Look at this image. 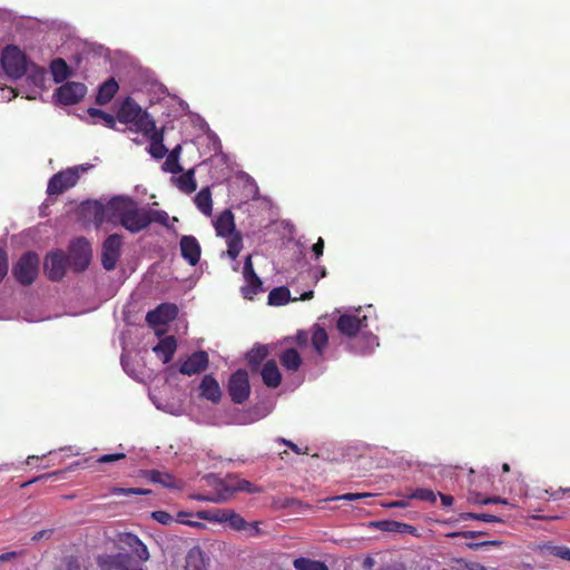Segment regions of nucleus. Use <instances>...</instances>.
I'll return each mask as SVG.
<instances>
[{
    "instance_id": "f257e3e1",
    "label": "nucleus",
    "mask_w": 570,
    "mask_h": 570,
    "mask_svg": "<svg viewBox=\"0 0 570 570\" xmlns=\"http://www.w3.org/2000/svg\"><path fill=\"white\" fill-rule=\"evenodd\" d=\"M95 223L119 224L132 234L158 223L169 227V216L165 210L140 207L136 200L127 196H115L107 204L96 203L94 213Z\"/></svg>"
},
{
    "instance_id": "f03ea898",
    "label": "nucleus",
    "mask_w": 570,
    "mask_h": 570,
    "mask_svg": "<svg viewBox=\"0 0 570 570\" xmlns=\"http://www.w3.org/2000/svg\"><path fill=\"white\" fill-rule=\"evenodd\" d=\"M117 119L121 124L130 125V130L147 134L155 128V119L144 110L131 97L125 98L118 111Z\"/></svg>"
},
{
    "instance_id": "7ed1b4c3",
    "label": "nucleus",
    "mask_w": 570,
    "mask_h": 570,
    "mask_svg": "<svg viewBox=\"0 0 570 570\" xmlns=\"http://www.w3.org/2000/svg\"><path fill=\"white\" fill-rule=\"evenodd\" d=\"M92 165L81 164L73 167H68L55 174L48 181L47 194L49 196H58L75 187L80 179V176L87 173Z\"/></svg>"
},
{
    "instance_id": "20e7f679",
    "label": "nucleus",
    "mask_w": 570,
    "mask_h": 570,
    "mask_svg": "<svg viewBox=\"0 0 570 570\" xmlns=\"http://www.w3.org/2000/svg\"><path fill=\"white\" fill-rule=\"evenodd\" d=\"M1 66L10 78L19 79L28 70V60L19 47L10 45L2 51Z\"/></svg>"
},
{
    "instance_id": "39448f33",
    "label": "nucleus",
    "mask_w": 570,
    "mask_h": 570,
    "mask_svg": "<svg viewBox=\"0 0 570 570\" xmlns=\"http://www.w3.org/2000/svg\"><path fill=\"white\" fill-rule=\"evenodd\" d=\"M39 271V257L33 252L24 253L12 268V274L18 283L23 286L31 285Z\"/></svg>"
},
{
    "instance_id": "423d86ee",
    "label": "nucleus",
    "mask_w": 570,
    "mask_h": 570,
    "mask_svg": "<svg viewBox=\"0 0 570 570\" xmlns=\"http://www.w3.org/2000/svg\"><path fill=\"white\" fill-rule=\"evenodd\" d=\"M91 259V245L85 237L76 238L69 248V265L76 272L85 271Z\"/></svg>"
},
{
    "instance_id": "0eeeda50",
    "label": "nucleus",
    "mask_w": 570,
    "mask_h": 570,
    "mask_svg": "<svg viewBox=\"0 0 570 570\" xmlns=\"http://www.w3.org/2000/svg\"><path fill=\"white\" fill-rule=\"evenodd\" d=\"M228 393L235 404H243L250 394L248 374L245 370L233 373L228 381Z\"/></svg>"
},
{
    "instance_id": "6e6552de",
    "label": "nucleus",
    "mask_w": 570,
    "mask_h": 570,
    "mask_svg": "<svg viewBox=\"0 0 570 570\" xmlns=\"http://www.w3.org/2000/svg\"><path fill=\"white\" fill-rule=\"evenodd\" d=\"M122 236L119 234L109 235L102 243L101 264L106 271L115 269L121 254Z\"/></svg>"
},
{
    "instance_id": "1a4fd4ad",
    "label": "nucleus",
    "mask_w": 570,
    "mask_h": 570,
    "mask_svg": "<svg viewBox=\"0 0 570 570\" xmlns=\"http://www.w3.org/2000/svg\"><path fill=\"white\" fill-rule=\"evenodd\" d=\"M367 327V317L358 314H342L336 321L337 331L346 337H355Z\"/></svg>"
},
{
    "instance_id": "9d476101",
    "label": "nucleus",
    "mask_w": 570,
    "mask_h": 570,
    "mask_svg": "<svg viewBox=\"0 0 570 570\" xmlns=\"http://www.w3.org/2000/svg\"><path fill=\"white\" fill-rule=\"evenodd\" d=\"M86 92L87 87L82 82L70 81L61 85L56 90V96L60 104L70 106L80 101Z\"/></svg>"
},
{
    "instance_id": "9b49d317",
    "label": "nucleus",
    "mask_w": 570,
    "mask_h": 570,
    "mask_svg": "<svg viewBox=\"0 0 570 570\" xmlns=\"http://www.w3.org/2000/svg\"><path fill=\"white\" fill-rule=\"evenodd\" d=\"M209 356L206 351H196L189 355L179 366V373L184 375H195L207 370Z\"/></svg>"
},
{
    "instance_id": "f8f14e48",
    "label": "nucleus",
    "mask_w": 570,
    "mask_h": 570,
    "mask_svg": "<svg viewBox=\"0 0 570 570\" xmlns=\"http://www.w3.org/2000/svg\"><path fill=\"white\" fill-rule=\"evenodd\" d=\"M239 482V478L227 476L225 480L218 483L216 497H205L198 494L195 498L199 501L226 502L232 498L234 493L238 492Z\"/></svg>"
},
{
    "instance_id": "ddd939ff",
    "label": "nucleus",
    "mask_w": 570,
    "mask_h": 570,
    "mask_svg": "<svg viewBox=\"0 0 570 570\" xmlns=\"http://www.w3.org/2000/svg\"><path fill=\"white\" fill-rule=\"evenodd\" d=\"M177 315L178 308L175 304L163 303L147 313L146 321L150 326L165 325L174 321Z\"/></svg>"
},
{
    "instance_id": "4468645a",
    "label": "nucleus",
    "mask_w": 570,
    "mask_h": 570,
    "mask_svg": "<svg viewBox=\"0 0 570 570\" xmlns=\"http://www.w3.org/2000/svg\"><path fill=\"white\" fill-rule=\"evenodd\" d=\"M66 256L62 252H52L47 255L45 261V273L52 282L60 281L66 273Z\"/></svg>"
},
{
    "instance_id": "2eb2a0df",
    "label": "nucleus",
    "mask_w": 570,
    "mask_h": 570,
    "mask_svg": "<svg viewBox=\"0 0 570 570\" xmlns=\"http://www.w3.org/2000/svg\"><path fill=\"white\" fill-rule=\"evenodd\" d=\"M243 274L247 285L242 288V292L246 298L263 292V283L254 271L250 255L245 258Z\"/></svg>"
},
{
    "instance_id": "dca6fc26",
    "label": "nucleus",
    "mask_w": 570,
    "mask_h": 570,
    "mask_svg": "<svg viewBox=\"0 0 570 570\" xmlns=\"http://www.w3.org/2000/svg\"><path fill=\"white\" fill-rule=\"evenodd\" d=\"M181 257L190 265L196 266L200 259L202 247L193 235H184L179 240Z\"/></svg>"
},
{
    "instance_id": "f3484780",
    "label": "nucleus",
    "mask_w": 570,
    "mask_h": 570,
    "mask_svg": "<svg viewBox=\"0 0 570 570\" xmlns=\"http://www.w3.org/2000/svg\"><path fill=\"white\" fill-rule=\"evenodd\" d=\"M119 541L121 544L131 550L140 561H147L150 558L148 548L146 544L134 533L126 532L120 534Z\"/></svg>"
},
{
    "instance_id": "a211bd4d",
    "label": "nucleus",
    "mask_w": 570,
    "mask_h": 570,
    "mask_svg": "<svg viewBox=\"0 0 570 570\" xmlns=\"http://www.w3.org/2000/svg\"><path fill=\"white\" fill-rule=\"evenodd\" d=\"M146 138L149 139L148 153L151 157L156 159H161L168 153V149L164 145V128L158 129L155 125V128L147 134H142Z\"/></svg>"
},
{
    "instance_id": "6ab92c4d",
    "label": "nucleus",
    "mask_w": 570,
    "mask_h": 570,
    "mask_svg": "<svg viewBox=\"0 0 570 570\" xmlns=\"http://www.w3.org/2000/svg\"><path fill=\"white\" fill-rule=\"evenodd\" d=\"M199 395L213 403H218L222 399V390L217 380L212 375L207 374L203 377L199 384Z\"/></svg>"
},
{
    "instance_id": "aec40b11",
    "label": "nucleus",
    "mask_w": 570,
    "mask_h": 570,
    "mask_svg": "<svg viewBox=\"0 0 570 570\" xmlns=\"http://www.w3.org/2000/svg\"><path fill=\"white\" fill-rule=\"evenodd\" d=\"M214 227L217 236L227 237L230 234L236 233L235 229V220L232 210L225 209L222 212L216 220L214 222Z\"/></svg>"
},
{
    "instance_id": "412c9836",
    "label": "nucleus",
    "mask_w": 570,
    "mask_h": 570,
    "mask_svg": "<svg viewBox=\"0 0 570 570\" xmlns=\"http://www.w3.org/2000/svg\"><path fill=\"white\" fill-rule=\"evenodd\" d=\"M208 558L199 547H193L185 558V570H208Z\"/></svg>"
},
{
    "instance_id": "4be33fe9",
    "label": "nucleus",
    "mask_w": 570,
    "mask_h": 570,
    "mask_svg": "<svg viewBox=\"0 0 570 570\" xmlns=\"http://www.w3.org/2000/svg\"><path fill=\"white\" fill-rule=\"evenodd\" d=\"M129 556L125 553L106 554L99 557L98 564L101 570H128Z\"/></svg>"
},
{
    "instance_id": "5701e85b",
    "label": "nucleus",
    "mask_w": 570,
    "mask_h": 570,
    "mask_svg": "<svg viewBox=\"0 0 570 570\" xmlns=\"http://www.w3.org/2000/svg\"><path fill=\"white\" fill-rule=\"evenodd\" d=\"M261 375L264 384L272 389L278 387L282 382V374L274 360H269L263 365Z\"/></svg>"
},
{
    "instance_id": "b1692460",
    "label": "nucleus",
    "mask_w": 570,
    "mask_h": 570,
    "mask_svg": "<svg viewBox=\"0 0 570 570\" xmlns=\"http://www.w3.org/2000/svg\"><path fill=\"white\" fill-rule=\"evenodd\" d=\"M177 350V341L174 336H166L161 338L158 344L153 348L157 356L163 358V363H169Z\"/></svg>"
},
{
    "instance_id": "393cba45",
    "label": "nucleus",
    "mask_w": 570,
    "mask_h": 570,
    "mask_svg": "<svg viewBox=\"0 0 570 570\" xmlns=\"http://www.w3.org/2000/svg\"><path fill=\"white\" fill-rule=\"evenodd\" d=\"M119 89L118 82L115 78H109L99 86L96 102L98 105H106L112 100Z\"/></svg>"
},
{
    "instance_id": "a878e982",
    "label": "nucleus",
    "mask_w": 570,
    "mask_h": 570,
    "mask_svg": "<svg viewBox=\"0 0 570 570\" xmlns=\"http://www.w3.org/2000/svg\"><path fill=\"white\" fill-rule=\"evenodd\" d=\"M195 205L198 210L207 217H210L213 214V200H212V191L210 188L204 187L202 188L195 196Z\"/></svg>"
},
{
    "instance_id": "bb28decb",
    "label": "nucleus",
    "mask_w": 570,
    "mask_h": 570,
    "mask_svg": "<svg viewBox=\"0 0 570 570\" xmlns=\"http://www.w3.org/2000/svg\"><path fill=\"white\" fill-rule=\"evenodd\" d=\"M279 362L287 371H297L302 365V357L295 348H286L279 355Z\"/></svg>"
},
{
    "instance_id": "cd10ccee",
    "label": "nucleus",
    "mask_w": 570,
    "mask_h": 570,
    "mask_svg": "<svg viewBox=\"0 0 570 570\" xmlns=\"http://www.w3.org/2000/svg\"><path fill=\"white\" fill-rule=\"evenodd\" d=\"M537 550L541 553H548L562 560L570 561V548L567 546H557L552 542H546L538 546Z\"/></svg>"
},
{
    "instance_id": "c85d7f7f",
    "label": "nucleus",
    "mask_w": 570,
    "mask_h": 570,
    "mask_svg": "<svg viewBox=\"0 0 570 570\" xmlns=\"http://www.w3.org/2000/svg\"><path fill=\"white\" fill-rule=\"evenodd\" d=\"M228 511L229 509L215 508L209 510H199L197 511L196 515L200 520L224 523L226 522Z\"/></svg>"
},
{
    "instance_id": "c756f323",
    "label": "nucleus",
    "mask_w": 570,
    "mask_h": 570,
    "mask_svg": "<svg viewBox=\"0 0 570 570\" xmlns=\"http://www.w3.org/2000/svg\"><path fill=\"white\" fill-rule=\"evenodd\" d=\"M311 341H312V345H313L314 350L318 354H322L328 343V335H327L325 328L322 326L315 325L313 327Z\"/></svg>"
},
{
    "instance_id": "7c9ffc66",
    "label": "nucleus",
    "mask_w": 570,
    "mask_h": 570,
    "mask_svg": "<svg viewBox=\"0 0 570 570\" xmlns=\"http://www.w3.org/2000/svg\"><path fill=\"white\" fill-rule=\"evenodd\" d=\"M226 240H227V256L235 261L240 250L243 249V236L240 234V232H236L234 234H230L228 235L227 237H225Z\"/></svg>"
},
{
    "instance_id": "2f4dec72",
    "label": "nucleus",
    "mask_w": 570,
    "mask_h": 570,
    "mask_svg": "<svg viewBox=\"0 0 570 570\" xmlns=\"http://www.w3.org/2000/svg\"><path fill=\"white\" fill-rule=\"evenodd\" d=\"M293 567L295 570H330L325 562L305 557L294 559Z\"/></svg>"
},
{
    "instance_id": "473e14b6",
    "label": "nucleus",
    "mask_w": 570,
    "mask_h": 570,
    "mask_svg": "<svg viewBox=\"0 0 570 570\" xmlns=\"http://www.w3.org/2000/svg\"><path fill=\"white\" fill-rule=\"evenodd\" d=\"M50 68L56 82H62L70 76V68L62 58L53 59Z\"/></svg>"
},
{
    "instance_id": "72a5a7b5",
    "label": "nucleus",
    "mask_w": 570,
    "mask_h": 570,
    "mask_svg": "<svg viewBox=\"0 0 570 570\" xmlns=\"http://www.w3.org/2000/svg\"><path fill=\"white\" fill-rule=\"evenodd\" d=\"M149 479L151 482L159 483L165 488H169V489L179 488L176 479L167 472L151 470V471H149Z\"/></svg>"
},
{
    "instance_id": "f704fd0d",
    "label": "nucleus",
    "mask_w": 570,
    "mask_h": 570,
    "mask_svg": "<svg viewBox=\"0 0 570 570\" xmlns=\"http://www.w3.org/2000/svg\"><path fill=\"white\" fill-rule=\"evenodd\" d=\"M268 348L265 345H259L257 347L252 348L246 354V361L252 368H256L261 365V363L267 357Z\"/></svg>"
},
{
    "instance_id": "c9c22d12",
    "label": "nucleus",
    "mask_w": 570,
    "mask_h": 570,
    "mask_svg": "<svg viewBox=\"0 0 570 570\" xmlns=\"http://www.w3.org/2000/svg\"><path fill=\"white\" fill-rule=\"evenodd\" d=\"M289 289L285 286L273 288L268 294V304L273 306H281L289 301Z\"/></svg>"
},
{
    "instance_id": "e433bc0d",
    "label": "nucleus",
    "mask_w": 570,
    "mask_h": 570,
    "mask_svg": "<svg viewBox=\"0 0 570 570\" xmlns=\"http://www.w3.org/2000/svg\"><path fill=\"white\" fill-rule=\"evenodd\" d=\"M178 188L186 193L191 194L196 190L197 185L194 178V170H189L177 178Z\"/></svg>"
},
{
    "instance_id": "4c0bfd02",
    "label": "nucleus",
    "mask_w": 570,
    "mask_h": 570,
    "mask_svg": "<svg viewBox=\"0 0 570 570\" xmlns=\"http://www.w3.org/2000/svg\"><path fill=\"white\" fill-rule=\"evenodd\" d=\"M377 527L383 531L389 532H412L414 528L410 524L397 522V521H380L377 522Z\"/></svg>"
},
{
    "instance_id": "58836bf2",
    "label": "nucleus",
    "mask_w": 570,
    "mask_h": 570,
    "mask_svg": "<svg viewBox=\"0 0 570 570\" xmlns=\"http://www.w3.org/2000/svg\"><path fill=\"white\" fill-rule=\"evenodd\" d=\"M226 522L229 524V527L233 530H236V531L246 530L247 525H248L246 520L240 514L236 513L232 509H229V511H228Z\"/></svg>"
},
{
    "instance_id": "ea45409f",
    "label": "nucleus",
    "mask_w": 570,
    "mask_h": 570,
    "mask_svg": "<svg viewBox=\"0 0 570 570\" xmlns=\"http://www.w3.org/2000/svg\"><path fill=\"white\" fill-rule=\"evenodd\" d=\"M406 498L416 499L431 503H434L436 501V494L432 490L425 488H419L412 491L410 494H406Z\"/></svg>"
},
{
    "instance_id": "a19ab883",
    "label": "nucleus",
    "mask_w": 570,
    "mask_h": 570,
    "mask_svg": "<svg viewBox=\"0 0 570 570\" xmlns=\"http://www.w3.org/2000/svg\"><path fill=\"white\" fill-rule=\"evenodd\" d=\"M88 115L92 118H100L101 120H104L105 125L108 127V128H111L114 129L116 127V119L115 117L111 115V114H108L101 109H97V108H89L88 109Z\"/></svg>"
},
{
    "instance_id": "79ce46f5",
    "label": "nucleus",
    "mask_w": 570,
    "mask_h": 570,
    "mask_svg": "<svg viewBox=\"0 0 570 570\" xmlns=\"http://www.w3.org/2000/svg\"><path fill=\"white\" fill-rule=\"evenodd\" d=\"M460 519L463 521L480 520V521H484V522H502L501 518L493 515V514H489V513L465 512V513L460 514Z\"/></svg>"
},
{
    "instance_id": "37998d69",
    "label": "nucleus",
    "mask_w": 570,
    "mask_h": 570,
    "mask_svg": "<svg viewBox=\"0 0 570 570\" xmlns=\"http://www.w3.org/2000/svg\"><path fill=\"white\" fill-rule=\"evenodd\" d=\"M57 570H85L78 557H66L63 563Z\"/></svg>"
},
{
    "instance_id": "c03bdc74",
    "label": "nucleus",
    "mask_w": 570,
    "mask_h": 570,
    "mask_svg": "<svg viewBox=\"0 0 570 570\" xmlns=\"http://www.w3.org/2000/svg\"><path fill=\"white\" fill-rule=\"evenodd\" d=\"M163 169L171 174H179L183 171V167L179 165V159L174 156H167Z\"/></svg>"
},
{
    "instance_id": "a18cd8bd",
    "label": "nucleus",
    "mask_w": 570,
    "mask_h": 570,
    "mask_svg": "<svg viewBox=\"0 0 570 570\" xmlns=\"http://www.w3.org/2000/svg\"><path fill=\"white\" fill-rule=\"evenodd\" d=\"M151 518L164 525H169L175 521L174 517L170 513L163 510L154 511L151 513Z\"/></svg>"
},
{
    "instance_id": "49530a36",
    "label": "nucleus",
    "mask_w": 570,
    "mask_h": 570,
    "mask_svg": "<svg viewBox=\"0 0 570 570\" xmlns=\"http://www.w3.org/2000/svg\"><path fill=\"white\" fill-rule=\"evenodd\" d=\"M485 534H487V532H483V531H458V532L448 533L446 537H449V538L461 537V538H465V539H474V538H479V537H482Z\"/></svg>"
},
{
    "instance_id": "de8ad7c7",
    "label": "nucleus",
    "mask_w": 570,
    "mask_h": 570,
    "mask_svg": "<svg viewBox=\"0 0 570 570\" xmlns=\"http://www.w3.org/2000/svg\"><path fill=\"white\" fill-rule=\"evenodd\" d=\"M8 255L4 249L0 248V283L8 274Z\"/></svg>"
},
{
    "instance_id": "09e8293b",
    "label": "nucleus",
    "mask_w": 570,
    "mask_h": 570,
    "mask_svg": "<svg viewBox=\"0 0 570 570\" xmlns=\"http://www.w3.org/2000/svg\"><path fill=\"white\" fill-rule=\"evenodd\" d=\"M238 484H239L238 492H246V493L259 492L258 487H256L255 484H253L252 482H249L245 479H240V482Z\"/></svg>"
},
{
    "instance_id": "8fccbe9b",
    "label": "nucleus",
    "mask_w": 570,
    "mask_h": 570,
    "mask_svg": "<svg viewBox=\"0 0 570 570\" xmlns=\"http://www.w3.org/2000/svg\"><path fill=\"white\" fill-rule=\"evenodd\" d=\"M125 458H126L125 453L105 454V455L99 456L97 459V462L98 463H111V462H116V461L125 459Z\"/></svg>"
},
{
    "instance_id": "3c124183",
    "label": "nucleus",
    "mask_w": 570,
    "mask_h": 570,
    "mask_svg": "<svg viewBox=\"0 0 570 570\" xmlns=\"http://www.w3.org/2000/svg\"><path fill=\"white\" fill-rule=\"evenodd\" d=\"M372 497L371 493L364 492V493H345L338 497L333 498V500H346V501H354L363 498Z\"/></svg>"
},
{
    "instance_id": "603ef678",
    "label": "nucleus",
    "mask_w": 570,
    "mask_h": 570,
    "mask_svg": "<svg viewBox=\"0 0 570 570\" xmlns=\"http://www.w3.org/2000/svg\"><path fill=\"white\" fill-rule=\"evenodd\" d=\"M112 493H115V494H147V493H149V491L142 490V489H136V488H128V489L116 488V489H114Z\"/></svg>"
},
{
    "instance_id": "864d4df0",
    "label": "nucleus",
    "mask_w": 570,
    "mask_h": 570,
    "mask_svg": "<svg viewBox=\"0 0 570 570\" xmlns=\"http://www.w3.org/2000/svg\"><path fill=\"white\" fill-rule=\"evenodd\" d=\"M294 341L298 346H306L309 341V335L306 331H298L294 337Z\"/></svg>"
},
{
    "instance_id": "5fc2aeb1",
    "label": "nucleus",
    "mask_w": 570,
    "mask_h": 570,
    "mask_svg": "<svg viewBox=\"0 0 570 570\" xmlns=\"http://www.w3.org/2000/svg\"><path fill=\"white\" fill-rule=\"evenodd\" d=\"M312 250H313L316 259H318L323 255L324 240L322 237H320L317 239V242L313 245Z\"/></svg>"
},
{
    "instance_id": "6e6d98bb",
    "label": "nucleus",
    "mask_w": 570,
    "mask_h": 570,
    "mask_svg": "<svg viewBox=\"0 0 570 570\" xmlns=\"http://www.w3.org/2000/svg\"><path fill=\"white\" fill-rule=\"evenodd\" d=\"M57 474H58V472H51V473H45V474H41V475H39V476H36V478H33V479H31V480H29V481L24 482V483L21 485V488H26V487H28V485H30V484H32V483H36V482H38V481H40V480H43V479H50V478H52L53 475H57Z\"/></svg>"
},
{
    "instance_id": "4d7b16f0",
    "label": "nucleus",
    "mask_w": 570,
    "mask_h": 570,
    "mask_svg": "<svg viewBox=\"0 0 570 570\" xmlns=\"http://www.w3.org/2000/svg\"><path fill=\"white\" fill-rule=\"evenodd\" d=\"M547 494H549L550 497H552L554 500H559L561 499V495L564 494V493H570V488H560L559 490L557 491H549V490H546L544 491Z\"/></svg>"
},
{
    "instance_id": "13d9d810",
    "label": "nucleus",
    "mask_w": 570,
    "mask_h": 570,
    "mask_svg": "<svg viewBox=\"0 0 570 570\" xmlns=\"http://www.w3.org/2000/svg\"><path fill=\"white\" fill-rule=\"evenodd\" d=\"M482 499H485L482 497V494L478 492H469L468 494V501L475 504H482Z\"/></svg>"
},
{
    "instance_id": "bf43d9fd",
    "label": "nucleus",
    "mask_w": 570,
    "mask_h": 570,
    "mask_svg": "<svg viewBox=\"0 0 570 570\" xmlns=\"http://www.w3.org/2000/svg\"><path fill=\"white\" fill-rule=\"evenodd\" d=\"M490 503L508 504V501L500 497H487L485 499H482V504H490Z\"/></svg>"
},
{
    "instance_id": "052dcab7",
    "label": "nucleus",
    "mask_w": 570,
    "mask_h": 570,
    "mask_svg": "<svg viewBox=\"0 0 570 570\" xmlns=\"http://www.w3.org/2000/svg\"><path fill=\"white\" fill-rule=\"evenodd\" d=\"M385 508H406L409 507V502L406 500L392 501L383 504Z\"/></svg>"
},
{
    "instance_id": "680f3d73",
    "label": "nucleus",
    "mask_w": 570,
    "mask_h": 570,
    "mask_svg": "<svg viewBox=\"0 0 570 570\" xmlns=\"http://www.w3.org/2000/svg\"><path fill=\"white\" fill-rule=\"evenodd\" d=\"M481 542L483 544V549L498 548V547L502 546L501 540H485V541H481Z\"/></svg>"
},
{
    "instance_id": "e2e57ef3",
    "label": "nucleus",
    "mask_w": 570,
    "mask_h": 570,
    "mask_svg": "<svg viewBox=\"0 0 570 570\" xmlns=\"http://www.w3.org/2000/svg\"><path fill=\"white\" fill-rule=\"evenodd\" d=\"M279 442L286 444L292 451H294L297 454L303 453L302 450L299 449V446L292 441H287L285 439H279Z\"/></svg>"
},
{
    "instance_id": "0e129e2a",
    "label": "nucleus",
    "mask_w": 570,
    "mask_h": 570,
    "mask_svg": "<svg viewBox=\"0 0 570 570\" xmlns=\"http://www.w3.org/2000/svg\"><path fill=\"white\" fill-rule=\"evenodd\" d=\"M441 502L444 507H450L453 504V497L449 494L439 493Z\"/></svg>"
},
{
    "instance_id": "69168bd1",
    "label": "nucleus",
    "mask_w": 570,
    "mask_h": 570,
    "mask_svg": "<svg viewBox=\"0 0 570 570\" xmlns=\"http://www.w3.org/2000/svg\"><path fill=\"white\" fill-rule=\"evenodd\" d=\"M375 566V560L372 557H366L363 560L362 568L364 570H372V568Z\"/></svg>"
},
{
    "instance_id": "338daca9",
    "label": "nucleus",
    "mask_w": 570,
    "mask_h": 570,
    "mask_svg": "<svg viewBox=\"0 0 570 570\" xmlns=\"http://www.w3.org/2000/svg\"><path fill=\"white\" fill-rule=\"evenodd\" d=\"M246 530H248L250 535H258L259 534L258 522L248 524Z\"/></svg>"
},
{
    "instance_id": "774afa93",
    "label": "nucleus",
    "mask_w": 570,
    "mask_h": 570,
    "mask_svg": "<svg viewBox=\"0 0 570 570\" xmlns=\"http://www.w3.org/2000/svg\"><path fill=\"white\" fill-rule=\"evenodd\" d=\"M377 570H405V569L401 564H386V566L379 568Z\"/></svg>"
}]
</instances>
